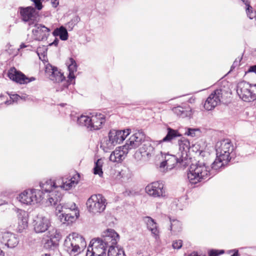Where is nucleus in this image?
Listing matches in <instances>:
<instances>
[{
    "label": "nucleus",
    "mask_w": 256,
    "mask_h": 256,
    "mask_svg": "<svg viewBox=\"0 0 256 256\" xmlns=\"http://www.w3.org/2000/svg\"><path fill=\"white\" fill-rule=\"evenodd\" d=\"M103 164V160L101 158L98 159L95 162L94 167V174H98L100 177H102L103 175L102 170Z\"/></svg>",
    "instance_id": "obj_34"
},
{
    "label": "nucleus",
    "mask_w": 256,
    "mask_h": 256,
    "mask_svg": "<svg viewBox=\"0 0 256 256\" xmlns=\"http://www.w3.org/2000/svg\"><path fill=\"white\" fill-rule=\"evenodd\" d=\"M34 230L36 233H42L48 230L50 225L49 219L38 214L34 222Z\"/></svg>",
    "instance_id": "obj_22"
},
{
    "label": "nucleus",
    "mask_w": 256,
    "mask_h": 256,
    "mask_svg": "<svg viewBox=\"0 0 256 256\" xmlns=\"http://www.w3.org/2000/svg\"><path fill=\"white\" fill-rule=\"evenodd\" d=\"M58 42L59 40L57 38H56L54 41L50 44V46L54 45L55 46H56L58 44Z\"/></svg>",
    "instance_id": "obj_48"
},
{
    "label": "nucleus",
    "mask_w": 256,
    "mask_h": 256,
    "mask_svg": "<svg viewBox=\"0 0 256 256\" xmlns=\"http://www.w3.org/2000/svg\"><path fill=\"white\" fill-rule=\"evenodd\" d=\"M7 75L10 79L20 84H26L36 80L34 77L28 78L14 67L8 70Z\"/></svg>",
    "instance_id": "obj_16"
},
{
    "label": "nucleus",
    "mask_w": 256,
    "mask_h": 256,
    "mask_svg": "<svg viewBox=\"0 0 256 256\" xmlns=\"http://www.w3.org/2000/svg\"><path fill=\"white\" fill-rule=\"evenodd\" d=\"M143 220L146 224L148 229L150 230L154 236H157L158 234L157 224L154 220L150 216H145Z\"/></svg>",
    "instance_id": "obj_28"
},
{
    "label": "nucleus",
    "mask_w": 256,
    "mask_h": 256,
    "mask_svg": "<svg viewBox=\"0 0 256 256\" xmlns=\"http://www.w3.org/2000/svg\"><path fill=\"white\" fill-rule=\"evenodd\" d=\"M130 130L126 129L124 130H111L108 134V138H104L101 146L104 147V150H111L118 144L122 142L130 134Z\"/></svg>",
    "instance_id": "obj_5"
},
{
    "label": "nucleus",
    "mask_w": 256,
    "mask_h": 256,
    "mask_svg": "<svg viewBox=\"0 0 256 256\" xmlns=\"http://www.w3.org/2000/svg\"><path fill=\"white\" fill-rule=\"evenodd\" d=\"M78 65H68V79L64 75L61 70L54 65H46L45 74L48 78L54 82L58 83L56 86V91L68 94V86L75 84V74L77 71Z\"/></svg>",
    "instance_id": "obj_2"
},
{
    "label": "nucleus",
    "mask_w": 256,
    "mask_h": 256,
    "mask_svg": "<svg viewBox=\"0 0 256 256\" xmlns=\"http://www.w3.org/2000/svg\"><path fill=\"white\" fill-rule=\"evenodd\" d=\"M42 192L36 189L27 190L20 194L18 199L26 205L40 202L42 200Z\"/></svg>",
    "instance_id": "obj_10"
},
{
    "label": "nucleus",
    "mask_w": 256,
    "mask_h": 256,
    "mask_svg": "<svg viewBox=\"0 0 256 256\" xmlns=\"http://www.w3.org/2000/svg\"><path fill=\"white\" fill-rule=\"evenodd\" d=\"M32 28V37L33 39L37 41L46 40L50 36V29L44 25L38 24L36 21L30 28Z\"/></svg>",
    "instance_id": "obj_11"
},
{
    "label": "nucleus",
    "mask_w": 256,
    "mask_h": 256,
    "mask_svg": "<svg viewBox=\"0 0 256 256\" xmlns=\"http://www.w3.org/2000/svg\"><path fill=\"white\" fill-rule=\"evenodd\" d=\"M52 4L54 7L56 8L58 4V0H52Z\"/></svg>",
    "instance_id": "obj_49"
},
{
    "label": "nucleus",
    "mask_w": 256,
    "mask_h": 256,
    "mask_svg": "<svg viewBox=\"0 0 256 256\" xmlns=\"http://www.w3.org/2000/svg\"><path fill=\"white\" fill-rule=\"evenodd\" d=\"M91 115V130H100L106 122V116L104 114L94 112Z\"/></svg>",
    "instance_id": "obj_24"
},
{
    "label": "nucleus",
    "mask_w": 256,
    "mask_h": 256,
    "mask_svg": "<svg viewBox=\"0 0 256 256\" xmlns=\"http://www.w3.org/2000/svg\"><path fill=\"white\" fill-rule=\"evenodd\" d=\"M234 252V254L232 256H240L238 250L234 249L233 250Z\"/></svg>",
    "instance_id": "obj_50"
},
{
    "label": "nucleus",
    "mask_w": 256,
    "mask_h": 256,
    "mask_svg": "<svg viewBox=\"0 0 256 256\" xmlns=\"http://www.w3.org/2000/svg\"><path fill=\"white\" fill-rule=\"evenodd\" d=\"M108 256H125L124 250L116 246L108 247Z\"/></svg>",
    "instance_id": "obj_32"
},
{
    "label": "nucleus",
    "mask_w": 256,
    "mask_h": 256,
    "mask_svg": "<svg viewBox=\"0 0 256 256\" xmlns=\"http://www.w3.org/2000/svg\"><path fill=\"white\" fill-rule=\"evenodd\" d=\"M218 250H212L208 252V256H218Z\"/></svg>",
    "instance_id": "obj_44"
},
{
    "label": "nucleus",
    "mask_w": 256,
    "mask_h": 256,
    "mask_svg": "<svg viewBox=\"0 0 256 256\" xmlns=\"http://www.w3.org/2000/svg\"><path fill=\"white\" fill-rule=\"evenodd\" d=\"M34 4V6L38 10H40L42 8V0H32Z\"/></svg>",
    "instance_id": "obj_41"
},
{
    "label": "nucleus",
    "mask_w": 256,
    "mask_h": 256,
    "mask_svg": "<svg viewBox=\"0 0 256 256\" xmlns=\"http://www.w3.org/2000/svg\"><path fill=\"white\" fill-rule=\"evenodd\" d=\"M178 144L179 152L178 155L183 158L182 162L184 165H188L190 160L188 156V152L190 147V142L186 138L182 137L178 140Z\"/></svg>",
    "instance_id": "obj_18"
},
{
    "label": "nucleus",
    "mask_w": 256,
    "mask_h": 256,
    "mask_svg": "<svg viewBox=\"0 0 256 256\" xmlns=\"http://www.w3.org/2000/svg\"><path fill=\"white\" fill-rule=\"evenodd\" d=\"M54 36H58L62 40H66L68 39V34L67 30L63 26L56 28L52 32Z\"/></svg>",
    "instance_id": "obj_31"
},
{
    "label": "nucleus",
    "mask_w": 256,
    "mask_h": 256,
    "mask_svg": "<svg viewBox=\"0 0 256 256\" xmlns=\"http://www.w3.org/2000/svg\"><path fill=\"white\" fill-rule=\"evenodd\" d=\"M254 72L256 73V65L250 66L247 71L246 72V74Z\"/></svg>",
    "instance_id": "obj_43"
},
{
    "label": "nucleus",
    "mask_w": 256,
    "mask_h": 256,
    "mask_svg": "<svg viewBox=\"0 0 256 256\" xmlns=\"http://www.w3.org/2000/svg\"><path fill=\"white\" fill-rule=\"evenodd\" d=\"M145 138V134L142 130H136L127 140L125 145L130 150L136 148L144 142Z\"/></svg>",
    "instance_id": "obj_19"
},
{
    "label": "nucleus",
    "mask_w": 256,
    "mask_h": 256,
    "mask_svg": "<svg viewBox=\"0 0 256 256\" xmlns=\"http://www.w3.org/2000/svg\"><path fill=\"white\" fill-rule=\"evenodd\" d=\"M66 64H76V62L73 58H70L68 59V61L67 62Z\"/></svg>",
    "instance_id": "obj_46"
},
{
    "label": "nucleus",
    "mask_w": 256,
    "mask_h": 256,
    "mask_svg": "<svg viewBox=\"0 0 256 256\" xmlns=\"http://www.w3.org/2000/svg\"><path fill=\"white\" fill-rule=\"evenodd\" d=\"M2 204V202L0 201V206Z\"/></svg>",
    "instance_id": "obj_58"
},
{
    "label": "nucleus",
    "mask_w": 256,
    "mask_h": 256,
    "mask_svg": "<svg viewBox=\"0 0 256 256\" xmlns=\"http://www.w3.org/2000/svg\"><path fill=\"white\" fill-rule=\"evenodd\" d=\"M172 112L178 116L182 118L188 117L192 114V110L190 107H182L178 106L174 107L172 110Z\"/></svg>",
    "instance_id": "obj_29"
},
{
    "label": "nucleus",
    "mask_w": 256,
    "mask_h": 256,
    "mask_svg": "<svg viewBox=\"0 0 256 256\" xmlns=\"http://www.w3.org/2000/svg\"><path fill=\"white\" fill-rule=\"evenodd\" d=\"M38 54L39 56L40 59L41 60L44 62H46V57L45 55L42 54H40L39 50H38Z\"/></svg>",
    "instance_id": "obj_45"
},
{
    "label": "nucleus",
    "mask_w": 256,
    "mask_h": 256,
    "mask_svg": "<svg viewBox=\"0 0 256 256\" xmlns=\"http://www.w3.org/2000/svg\"><path fill=\"white\" fill-rule=\"evenodd\" d=\"M53 207L56 212H62L59 218L62 223L67 222L68 224H70L74 222L79 216V211L74 202L64 204L61 202Z\"/></svg>",
    "instance_id": "obj_4"
},
{
    "label": "nucleus",
    "mask_w": 256,
    "mask_h": 256,
    "mask_svg": "<svg viewBox=\"0 0 256 256\" xmlns=\"http://www.w3.org/2000/svg\"><path fill=\"white\" fill-rule=\"evenodd\" d=\"M0 242L10 248L16 247L18 243V240L16 236L8 232H0Z\"/></svg>",
    "instance_id": "obj_21"
},
{
    "label": "nucleus",
    "mask_w": 256,
    "mask_h": 256,
    "mask_svg": "<svg viewBox=\"0 0 256 256\" xmlns=\"http://www.w3.org/2000/svg\"><path fill=\"white\" fill-rule=\"evenodd\" d=\"M224 90L220 88L214 90L207 98L204 104V108L208 110H210L219 104L221 102Z\"/></svg>",
    "instance_id": "obj_12"
},
{
    "label": "nucleus",
    "mask_w": 256,
    "mask_h": 256,
    "mask_svg": "<svg viewBox=\"0 0 256 256\" xmlns=\"http://www.w3.org/2000/svg\"><path fill=\"white\" fill-rule=\"evenodd\" d=\"M0 256H4V253L2 250L0 248Z\"/></svg>",
    "instance_id": "obj_56"
},
{
    "label": "nucleus",
    "mask_w": 256,
    "mask_h": 256,
    "mask_svg": "<svg viewBox=\"0 0 256 256\" xmlns=\"http://www.w3.org/2000/svg\"><path fill=\"white\" fill-rule=\"evenodd\" d=\"M58 243L54 240L48 238L44 244V247L46 248H51L52 246H56Z\"/></svg>",
    "instance_id": "obj_38"
},
{
    "label": "nucleus",
    "mask_w": 256,
    "mask_h": 256,
    "mask_svg": "<svg viewBox=\"0 0 256 256\" xmlns=\"http://www.w3.org/2000/svg\"><path fill=\"white\" fill-rule=\"evenodd\" d=\"M108 248L100 238H93L88 248L86 256H106Z\"/></svg>",
    "instance_id": "obj_9"
},
{
    "label": "nucleus",
    "mask_w": 256,
    "mask_h": 256,
    "mask_svg": "<svg viewBox=\"0 0 256 256\" xmlns=\"http://www.w3.org/2000/svg\"><path fill=\"white\" fill-rule=\"evenodd\" d=\"M20 13L22 21L28 22L30 26L38 21L36 10L33 7L20 8Z\"/></svg>",
    "instance_id": "obj_17"
},
{
    "label": "nucleus",
    "mask_w": 256,
    "mask_h": 256,
    "mask_svg": "<svg viewBox=\"0 0 256 256\" xmlns=\"http://www.w3.org/2000/svg\"><path fill=\"white\" fill-rule=\"evenodd\" d=\"M17 216L18 220V224L22 228H25L28 226V214L24 210H18L17 211Z\"/></svg>",
    "instance_id": "obj_30"
},
{
    "label": "nucleus",
    "mask_w": 256,
    "mask_h": 256,
    "mask_svg": "<svg viewBox=\"0 0 256 256\" xmlns=\"http://www.w3.org/2000/svg\"><path fill=\"white\" fill-rule=\"evenodd\" d=\"M170 230L174 233L180 232L182 229L181 222L177 220H172L170 218Z\"/></svg>",
    "instance_id": "obj_35"
},
{
    "label": "nucleus",
    "mask_w": 256,
    "mask_h": 256,
    "mask_svg": "<svg viewBox=\"0 0 256 256\" xmlns=\"http://www.w3.org/2000/svg\"><path fill=\"white\" fill-rule=\"evenodd\" d=\"M19 97V96L18 94H14L12 96H10V98L12 100H6L5 102V104L7 105H9L12 104L13 102H14L15 100H16Z\"/></svg>",
    "instance_id": "obj_42"
},
{
    "label": "nucleus",
    "mask_w": 256,
    "mask_h": 256,
    "mask_svg": "<svg viewBox=\"0 0 256 256\" xmlns=\"http://www.w3.org/2000/svg\"><path fill=\"white\" fill-rule=\"evenodd\" d=\"M181 134L178 130L172 128L170 127L167 128L166 135L161 140L156 141L158 144H160L163 142H170L176 138L180 137Z\"/></svg>",
    "instance_id": "obj_27"
},
{
    "label": "nucleus",
    "mask_w": 256,
    "mask_h": 256,
    "mask_svg": "<svg viewBox=\"0 0 256 256\" xmlns=\"http://www.w3.org/2000/svg\"><path fill=\"white\" fill-rule=\"evenodd\" d=\"M188 256H199L196 252H194L190 254Z\"/></svg>",
    "instance_id": "obj_51"
},
{
    "label": "nucleus",
    "mask_w": 256,
    "mask_h": 256,
    "mask_svg": "<svg viewBox=\"0 0 256 256\" xmlns=\"http://www.w3.org/2000/svg\"><path fill=\"white\" fill-rule=\"evenodd\" d=\"M130 150L125 144L116 149L110 155V160L112 162H120L126 157Z\"/></svg>",
    "instance_id": "obj_23"
},
{
    "label": "nucleus",
    "mask_w": 256,
    "mask_h": 256,
    "mask_svg": "<svg viewBox=\"0 0 256 256\" xmlns=\"http://www.w3.org/2000/svg\"><path fill=\"white\" fill-rule=\"evenodd\" d=\"M42 256H51L50 254H46L44 255H42Z\"/></svg>",
    "instance_id": "obj_57"
},
{
    "label": "nucleus",
    "mask_w": 256,
    "mask_h": 256,
    "mask_svg": "<svg viewBox=\"0 0 256 256\" xmlns=\"http://www.w3.org/2000/svg\"><path fill=\"white\" fill-rule=\"evenodd\" d=\"M48 238L54 240L55 242H58L61 238V235L60 233L56 228H52L46 234Z\"/></svg>",
    "instance_id": "obj_33"
},
{
    "label": "nucleus",
    "mask_w": 256,
    "mask_h": 256,
    "mask_svg": "<svg viewBox=\"0 0 256 256\" xmlns=\"http://www.w3.org/2000/svg\"><path fill=\"white\" fill-rule=\"evenodd\" d=\"M224 253V250H218V255L222 254Z\"/></svg>",
    "instance_id": "obj_52"
},
{
    "label": "nucleus",
    "mask_w": 256,
    "mask_h": 256,
    "mask_svg": "<svg viewBox=\"0 0 256 256\" xmlns=\"http://www.w3.org/2000/svg\"><path fill=\"white\" fill-rule=\"evenodd\" d=\"M215 149L216 156L210 168L200 161L190 165L187 174L190 183L196 184L214 176L230 162L234 147L231 140L227 138L218 142Z\"/></svg>",
    "instance_id": "obj_1"
},
{
    "label": "nucleus",
    "mask_w": 256,
    "mask_h": 256,
    "mask_svg": "<svg viewBox=\"0 0 256 256\" xmlns=\"http://www.w3.org/2000/svg\"><path fill=\"white\" fill-rule=\"evenodd\" d=\"M154 148L149 142H144L134 154V158L138 161H148L154 154Z\"/></svg>",
    "instance_id": "obj_13"
},
{
    "label": "nucleus",
    "mask_w": 256,
    "mask_h": 256,
    "mask_svg": "<svg viewBox=\"0 0 256 256\" xmlns=\"http://www.w3.org/2000/svg\"><path fill=\"white\" fill-rule=\"evenodd\" d=\"M88 211L94 214L102 212L107 204L106 200L101 194H93L87 200Z\"/></svg>",
    "instance_id": "obj_6"
},
{
    "label": "nucleus",
    "mask_w": 256,
    "mask_h": 256,
    "mask_svg": "<svg viewBox=\"0 0 256 256\" xmlns=\"http://www.w3.org/2000/svg\"><path fill=\"white\" fill-rule=\"evenodd\" d=\"M198 131V130L197 129L189 128L188 129L187 131L186 132L185 134L192 137H194L196 136V132Z\"/></svg>",
    "instance_id": "obj_40"
},
{
    "label": "nucleus",
    "mask_w": 256,
    "mask_h": 256,
    "mask_svg": "<svg viewBox=\"0 0 256 256\" xmlns=\"http://www.w3.org/2000/svg\"><path fill=\"white\" fill-rule=\"evenodd\" d=\"M54 190H63L64 180L63 177L57 178L54 180L52 181Z\"/></svg>",
    "instance_id": "obj_37"
},
{
    "label": "nucleus",
    "mask_w": 256,
    "mask_h": 256,
    "mask_svg": "<svg viewBox=\"0 0 256 256\" xmlns=\"http://www.w3.org/2000/svg\"><path fill=\"white\" fill-rule=\"evenodd\" d=\"M242 60V56H238L236 58L233 64H238L240 63Z\"/></svg>",
    "instance_id": "obj_47"
},
{
    "label": "nucleus",
    "mask_w": 256,
    "mask_h": 256,
    "mask_svg": "<svg viewBox=\"0 0 256 256\" xmlns=\"http://www.w3.org/2000/svg\"><path fill=\"white\" fill-rule=\"evenodd\" d=\"M244 2L246 6V12L248 16L250 19H252L253 18L256 17V12L253 10L252 8L250 5L249 2L246 0H242Z\"/></svg>",
    "instance_id": "obj_36"
},
{
    "label": "nucleus",
    "mask_w": 256,
    "mask_h": 256,
    "mask_svg": "<svg viewBox=\"0 0 256 256\" xmlns=\"http://www.w3.org/2000/svg\"><path fill=\"white\" fill-rule=\"evenodd\" d=\"M183 158L180 156L166 154L164 157V160L160 164V168H164L166 167L167 170H170L174 168L176 166L178 167L186 168L188 165H184L182 160Z\"/></svg>",
    "instance_id": "obj_14"
},
{
    "label": "nucleus",
    "mask_w": 256,
    "mask_h": 256,
    "mask_svg": "<svg viewBox=\"0 0 256 256\" xmlns=\"http://www.w3.org/2000/svg\"><path fill=\"white\" fill-rule=\"evenodd\" d=\"M26 46L24 44H22L20 46V48H26Z\"/></svg>",
    "instance_id": "obj_53"
},
{
    "label": "nucleus",
    "mask_w": 256,
    "mask_h": 256,
    "mask_svg": "<svg viewBox=\"0 0 256 256\" xmlns=\"http://www.w3.org/2000/svg\"><path fill=\"white\" fill-rule=\"evenodd\" d=\"M146 192L154 198L164 197L165 190L164 184L160 182H155L148 184L146 187Z\"/></svg>",
    "instance_id": "obj_15"
},
{
    "label": "nucleus",
    "mask_w": 256,
    "mask_h": 256,
    "mask_svg": "<svg viewBox=\"0 0 256 256\" xmlns=\"http://www.w3.org/2000/svg\"><path fill=\"white\" fill-rule=\"evenodd\" d=\"M236 92L244 101L250 102L256 100V84L241 82L237 86Z\"/></svg>",
    "instance_id": "obj_7"
},
{
    "label": "nucleus",
    "mask_w": 256,
    "mask_h": 256,
    "mask_svg": "<svg viewBox=\"0 0 256 256\" xmlns=\"http://www.w3.org/2000/svg\"><path fill=\"white\" fill-rule=\"evenodd\" d=\"M252 54L254 56H256V49L252 51Z\"/></svg>",
    "instance_id": "obj_54"
},
{
    "label": "nucleus",
    "mask_w": 256,
    "mask_h": 256,
    "mask_svg": "<svg viewBox=\"0 0 256 256\" xmlns=\"http://www.w3.org/2000/svg\"><path fill=\"white\" fill-rule=\"evenodd\" d=\"M40 190L42 192V200L46 198V203L48 206H56L62 201L63 194L58 190H54L52 180H48L40 182Z\"/></svg>",
    "instance_id": "obj_3"
},
{
    "label": "nucleus",
    "mask_w": 256,
    "mask_h": 256,
    "mask_svg": "<svg viewBox=\"0 0 256 256\" xmlns=\"http://www.w3.org/2000/svg\"><path fill=\"white\" fill-rule=\"evenodd\" d=\"M182 245V241L180 240H174L172 242V248L174 249H180Z\"/></svg>",
    "instance_id": "obj_39"
},
{
    "label": "nucleus",
    "mask_w": 256,
    "mask_h": 256,
    "mask_svg": "<svg viewBox=\"0 0 256 256\" xmlns=\"http://www.w3.org/2000/svg\"><path fill=\"white\" fill-rule=\"evenodd\" d=\"M72 121L76 122L78 125L84 126L91 130V116L81 115L76 116V114L72 113L70 115Z\"/></svg>",
    "instance_id": "obj_25"
},
{
    "label": "nucleus",
    "mask_w": 256,
    "mask_h": 256,
    "mask_svg": "<svg viewBox=\"0 0 256 256\" xmlns=\"http://www.w3.org/2000/svg\"><path fill=\"white\" fill-rule=\"evenodd\" d=\"M234 68H235V66H234V65H232V66H231V68H230V70L228 72V73H230V72L232 71V70Z\"/></svg>",
    "instance_id": "obj_55"
},
{
    "label": "nucleus",
    "mask_w": 256,
    "mask_h": 256,
    "mask_svg": "<svg viewBox=\"0 0 256 256\" xmlns=\"http://www.w3.org/2000/svg\"><path fill=\"white\" fill-rule=\"evenodd\" d=\"M64 245L70 254L75 255L76 253L80 252V246L82 247L86 246V242L82 236L76 233H72L66 240Z\"/></svg>",
    "instance_id": "obj_8"
},
{
    "label": "nucleus",
    "mask_w": 256,
    "mask_h": 256,
    "mask_svg": "<svg viewBox=\"0 0 256 256\" xmlns=\"http://www.w3.org/2000/svg\"><path fill=\"white\" fill-rule=\"evenodd\" d=\"M80 179V176L78 174H74L70 178L63 177L64 185L63 190H68L73 187H75L78 184Z\"/></svg>",
    "instance_id": "obj_26"
},
{
    "label": "nucleus",
    "mask_w": 256,
    "mask_h": 256,
    "mask_svg": "<svg viewBox=\"0 0 256 256\" xmlns=\"http://www.w3.org/2000/svg\"><path fill=\"white\" fill-rule=\"evenodd\" d=\"M100 238L109 247L110 246H116L120 236L114 230L107 229L102 233Z\"/></svg>",
    "instance_id": "obj_20"
}]
</instances>
